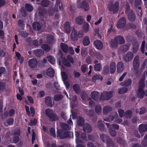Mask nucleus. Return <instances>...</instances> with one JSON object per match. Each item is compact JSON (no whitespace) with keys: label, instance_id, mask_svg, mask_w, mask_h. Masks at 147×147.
I'll return each instance as SVG.
<instances>
[{"label":"nucleus","instance_id":"nucleus-34","mask_svg":"<svg viewBox=\"0 0 147 147\" xmlns=\"http://www.w3.org/2000/svg\"><path fill=\"white\" fill-rule=\"evenodd\" d=\"M145 124H141L139 126V131L140 132H144L146 131Z\"/></svg>","mask_w":147,"mask_h":147},{"label":"nucleus","instance_id":"nucleus-12","mask_svg":"<svg viewBox=\"0 0 147 147\" xmlns=\"http://www.w3.org/2000/svg\"><path fill=\"white\" fill-rule=\"evenodd\" d=\"M117 71L118 72L122 71L124 69V66L123 63L121 61L118 62L117 65Z\"/></svg>","mask_w":147,"mask_h":147},{"label":"nucleus","instance_id":"nucleus-29","mask_svg":"<svg viewBox=\"0 0 147 147\" xmlns=\"http://www.w3.org/2000/svg\"><path fill=\"white\" fill-rule=\"evenodd\" d=\"M131 83V82L130 79H127L121 82V84L123 86H127L130 85Z\"/></svg>","mask_w":147,"mask_h":147},{"label":"nucleus","instance_id":"nucleus-22","mask_svg":"<svg viewBox=\"0 0 147 147\" xmlns=\"http://www.w3.org/2000/svg\"><path fill=\"white\" fill-rule=\"evenodd\" d=\"M92 79L93 81L95 82L98 81L102 80L103 78L100 75H96L94 76Z\"/></svg>","mask_w":147,"mask_h":147},{"label":"nucleus","instance_id":"nucleus-61","mask_svg":"<svg viewBox=\"0 0 147 147\" xmlns=\"http://www.w3.org/2000/svg\"><path fill=\"white\" fill-rule=\"evenodd\" d=\"M109 72V68L107 66H105L103 70V73L104 74L108 73Z\"/></svg>","mask_w":147,"mask_h":147},{"label":"nucleus","instance_id":"nucleus-7","mask_svg":"<svg viewBox=\"0 0 147 147\" xmlns=\"http://www.w3.org/2000/svg\"><path fill=\"white\" fill-rule=\"evenodd\" d=\"M133 66L135 70H137L139 66V57L137 56L134 58Z\"/></svg>","mask_w":147,"mask_h":147},{"label":"nucleus","instance_id":"nucleus-62","mask_svg":"<svg viewBox=\"0 0 147 147\" xmlns=\"http://www.w3.org/2000/svg\"><path fill=\"white\" fill-rule=\"evenodd\" d=\"M114 118V117L113 115H110L108 118H106L104 119V120L105 121H110L113 120Z\"/></svg>","mask_w":147,"mask_h":147},{"label":"nucleus","instance_id":"nucleus-51","mask_svg":"<svg viewBox=\"0 0 147 147\" xmlns=\"http://www.w3.org/2000/svg\"><path fill=\"white\" fill-rule=\"evenodd\" d=\"M49 4V1L47 0L43 1L41 3V5L44 7L47 6Z\"/></svg>","mask_w":147,"mask_h":147},{"label":"nucleus","instance_id":"nucleus-43","mask_svg":"<svg viewBox=\"0 0 147 147\" xmlns=\"http://www.w3.org/2000/svg\"><path fill=\"white\" fill-rule=\"evenodd\" d=\"M13 122V120L12 119H8L6 122L5 123V124L6 126L8 125H10L12 124Z\"/></svg>","mask_w":147,"mask_h":147},{"label":"nucleus","instance_id":"nucleus-4","mask_svg":"<svg viewBox=\"0 0 147 147\" xmlns=\"http://www.w3.org/2000/svg\"><path fill=\"white\" fill-rule=\"evenodd\" d=\"M108 6L110 10L113 11L114 12H116L117 11L118 9L119 3L118 1H116L113 5V1H111L109 3Z\"/></svg>","mask_w":147,"mask_h":147},{"label":"nucleus","instance_id":"nucleus-63","mask_svg":"<svg viewBox=\"0 0 147 147\" xmlns=\"http://www.w3.org/2000/svg\"><path fill=\"white\" fill-rule=\"evenodd\" d=\"M37 123V120L36 119H34L33 120H31L30 123L29 125L30 126L35 125Z\"/></svg>","mask_w":147,"mask_h":147},{"label":"nucleus","instance_id":"nucleus-37","mask_svg":"<svg viewBox=\"0 0 147 147\" xmlns=\"http://www.w3.org/2000/svg\"><path fill=\"white\" fill-rule=\"evenodd\" d=\"M100 138L103 142H107L109 140L108 138L106 135L104 134H102L100 135Z\"/></svg>","mask_w":147,"mask_h":147},{"label":"nucleus","instance_id":"nucleus-9","mask_svg":"<svg viewBox=\"0 0 147 147\" xmlns=\"http://www.w3.org/2000/svg\"><path fill=\"white\" fill-rule=\"evenodd\" d=\"M37 64V61L35 59H30L28 61V65L30 67L33 68L35 67Z\"/></svg>","mask_w":147,"mask_h":147},{"label":"nucleus","instance_id":"nucleus-18","mask_svg":"<svg viewBox=\"0 0 147 147\" xmlns=\"http://www.w3.org/2000/svg\"><path fill=\"white\" fill-rule=\"evenodd\" d=\"M77 33L75 30H73L71 34V38L72 40L75 41L78 39Z\"/></svg>","mask_w":147,"mask_h":147},{"label":"nucleus","instance_id":"nucleus-52","mask_svg":"<svg viewBox=\"0 0 147 147\" xmlns=\"http://www.w3.org/2000/svg\"><path fill=\"white\" fill-rule=\"evenodd\" d=\"M42 48L46 51H48L50 49V47L46 44L43 45L41 47Z\"/></svg>","mask_w":147,"mask_h":147},{"label":"nucleus","instance_id":"nucleus-3","mask_svg":"<svg viewBox=\"0 0 147 147\" xmlns=\"http://www.w3.org/2000/svg\"><path fill=\"white\" fill-rule=\"evenodd\" d=\"M77 7L79 8L83 7L84 11H88L90 9L89 5L87 2L83 1L82 3L79 0L77 2Z\"/></svg>","mask_w":147,"mask_h":147},{"label":"nucleus","instance_id":"nucleus-2","mask_svg":"<svg viewBox=\"0 0 147 147\" xmlns=\"http://www.w3.org/2000/svg\"><path fill=\"white\" fill-rule=\"evenodd\" d=\"M45 113L46 115L52 121H55L58 119V117L55 114L53 110L48 109L46 110Z\"/></svg>","mask_w":147,"mask_h":147},{"label":"nucleus","instance_id":"nucleus-45","mask_svg":"<svg viewBox=\"0 0 147 147\" xmlns=\"http://www.w3.org/2000/svg\"><path fill=\"white\" fill-rule=\"evenodd\" d=\"M101 67L100 64L98 63L95 65L94 69L95 70L99 71L101 69Z\"/></svg>","mask_w":147,"mask_h":147},{"label":"nucleus","instance_id":"nucleus-13","mask_svg":"<svg viewBox=\"0 0 147 147\" xmlns=\"http://www.w3.org/2000/svg\"><path fill=\"white\" fill-rule=\"evenodd\" d=\"M46 74L48 76L52 77L54 75L55 72L53 68L50 67L47 69Z\"/></svg>","mask_w":147,"mask_h":147},{"label":"nucleus","instance_id":"nucleus-30","mask_svg":"<svg viewBox=\"0 0 147 147\" xmlns=\"http://www.w3.org/2000/svg\"><path fill=\"white\" fill-rule=\"evenodd\" d=\"M146 110L145 108L143 107L139 109H137L136 110V113L139 114H143L146 112Z\"/></svg>","mask_w":147,"mask_h":147},{"label":"nucleus","instance_id":"nucleus-16","mask_svg":"<svg viewBox=\"0 0 147 147\" xmlns=\"http://www.w3.org/2000/svg\"><path fill=\"white\" fill-rule=\"evenodd\" d=\"M84 19L83 17L81 16H79L76 18L75 19L76 23L78 24L81 25L84 23Z\"/></svg>","mask_w":147,"mask_h":147},{"label":"nucleus","instance_id":"nucleus-5","mask_svg":"<svg viewBox=\"0 0 147 147\" xmlns=\"http://www.w3.org/2000/svg\"><path fill=\"white\" fill-rule=\"evenodd\" d=\"M114 94V93L113 91H111L108 92L106 91L104 92L101 94L100 100H108L111 98Z\"/></svg>","mask_w":147,"mask_h":147},{"label":"nucleus","instance_id":"nucleus-55","mask_svg":"<svg viewBox=\"0 0 147 147\" xmlns=\"http://www.w3.org/2000/svg\"><path fill=\"white\" fill-rule=\"evenodd\" d=\"M76 142L77 144H78L81 143V141L79 139V134L78 132H76Z\"/></svg>","mask_w":147,"mask_h":147},{"label":"nucleus","instance_id":"nucleus-64","mask_svg":"<svg viewBox=\"0 0 147 147\" xmlns=\"http://www.w3.org/2000/svg\"><path fill=\"white\" fill-rule=\"evenodd\" d=\"M142 144L144 146L147 145V134L144 137V140L142 142Z\"/></svg>","mask_w":147,"mask_h":147},{"label":"nucleus","instance_id":"nucleus-21","mask_svg":"<svg viewBox=\"0 0 147 147\" xmlns=\"http://www.w3.org/2000/svg\"><path fill=\"white\" fill-rule=\"evenodd\" d=\"M115 40L117 42V43L119 44H122L124 43L125 40L124 38L121 36H118L115 38Z\"/></svg>","mask_w":147,"mask_h":147},{"label":"nucleus","instance_id":"nucleus-17","mask_svg":"<svg viewBox=\"0 0 147 147\" xmlns=\"http://www.w3.org/2000/svg\"><path fill=\"white\" fill-rule=\"evenodd\" d=\"M46 103L49 107H52L54 105V102H52V98L49 96L45 98Z\"/></svg>","mask_w":147,"mask_h":147},{"label":"nucleus","instance_id":"nucleus-1","mask_svg":"<svg viewBox=\"0 0 147 147\" xmlns=\"http://www.w3.org/2000/svg\"><path fill=\"white\" fill-rule=\"evenodd\" d=\"M145 79L144 77L141 78L139 81V89L137 92L138 96L140 98H142L144 95V92L143 90L144 87V82Z\"/></svg>","mask_w":147,"mask_h":147},{"label":"nucleus","instance_id":"nucleus-14","mask_svg":"<svg viewBox=\"0 0 147 147\" xmlns=\"http://www.w3.org/2000/svg\"><path fill=\"white\" fill-rule=\"evenodd\" d=\"M112 110V108L108 106H105L103 108V112L104 115H107L110 113Z\"/></svg>","mask_w":147,"mask_h":147},{"label":"nucleus","instance_id":"nucleus-41","mask_svg":"<svg viewBox=\"0 0 147 147\" xmlns=\"http://www.w3.org/2000/svg\"><path fill=\"white\" fill-rule=\"evenodd\" d=\"M132 112L131 110L127 111L125 114V116L127 118H130L132 116Z\"/></svg>","mask_w":147,"mask_h":147},{"label":"nucleus","instance_id":"nucleus-50","mask_svg":"<svg viewBox=\"0 0 147 147\" xmlns=\"http://www.w3.org/2000/svg\"><path fill=\"white\" fill-rule=\"evenodd\" d=\"M5 83L4 82H0V91L5 89Z\"/></svg>","mask_w":147,"mask_h":147},{"label":"nucleus","instance_id":"nucleus-11","mask_svg":"<svg viewBox=\"0 0 147 147\" xmlns=\"http://www.w3.org/2000/svg\"><path fill=\"white\" fill-rule=\"evenodd\" d=\"M94 44L96 47L98 49H101L103 47V45L102 42L99 40H96L94 42Z\"/></svg>","mask_w":147,"mask_h":147},{"label":"nucleus","instance_id":"nucleus-25","mask_svg":"<svg viewBox=\"0 0 147 147\" xmlns=\"http://www.w3.org/2000/svg\"><path fill=\"white\" fill-rule=\"evenodd\" d=\"M64 27L66 33H69L70 31V28L69 23L68 22H67L65 23Z\"/></svg>","mask_w":147,"mask_h":147},{"label":"nucleus","instance_id":"nucleus-54","mask_svg":"<svg viewBox=\"0 0 147 147\" xmlns=\"http://www.w3.org/2000/svg\"><path fill=\"white\" fill-rule=\"evenodd\" d=\"M118 112L120 117H122L125 115L124 111L123 109H119L118 110Z\"/></svg>","mask_w":147,"mask_h":147},{"label":"nucleus","instance_id":"nucleus-48","mask_svg":"<svg viewBox=\"0 0 147 147\" xmlns=\"http://www.w3.org/2000/svg\"><path fill=\"white\" fill-rule=\"evenodd\" d=\"M84 35V31L82 30H79L77 33L78 37L81 38Z\"/></svg>","mask_w":147,"mask_h":147},{"label":"nucleus","instance_id":"nucleus-28","mask_svg":"<svg viewBox=\"0 0 147 147\" xmlns=\"http://www.w3.org/2000/svg\"><path fill=\"white\" fill-rule=\"evenodd\" d=\"M61 47L62 51L65 53H67L68 50V47L67 45L65 43H61Z\"/></svg>","mask_w":147,"mask_h":147},{"label":"nucleus","instance_id":"nucleus-38","mask_svg":"<svg viewBox=\"0 0 147 147\" xmlns=\"http://www.w3.org/2000/svg\"><path fill=\"white\" fill-rule=\"evenodd\" d=\"M25 7L26 9L28 11H32L33 9V7L30 4L28 3L26 4Z\"/></svg>","mask_w":147,"mask_h":147},{"label":"nucleus","instance_id":"nucleus-15","mask_svg":"<svg viewBox=\"0 0 147 147\" xmlns=\"http://www.w3.org/2000/svg\"><path fill=\"white\" fill-rule=\"evenodd\" d=\"M84 131L86 132H90L91 131V127L90 125L88 123L85 124L83 126Z\"/></svg>","mask_w":147,"mask_h":147},{"label":"nucleus","instance_id":"nucleus-39","mask_svg":"<svg viewBox=\"0 0 147 147\" xmlns=\"http://www.w3.org/2000/svg\"><path fill=\"white\" fill-rule=\"evenodd\" d=\"M48 61L53 64L55 63V59L51 56H49L47 57Z\"/></svg>","mask_w":147,"mask_h":147},{"label":"nucleus","instance_id":"nucleus-40","mask_svg":"<svg viewBox=\"0 0 147 147\" xmlns=\"http://www.w3.org/2000/svg\"><path fill=\"white\" fill-rule=\"evenodd\" d=\"M48 41L49 43H52L55 42L53 37L52 36H49L47 38Z\"/></svg>","mask_w":147,"mask_h":147},{"label":"nucleus","instance_id":"nucleus-46","mask_svg":"<svg viewBox=\"0 0 147 147\" xmlns=\"http://www.w3.org/2000/svg\"><path fill=\"white\" fill-rule=\"evenodd\" d=\"M107 143V147H113L114 144L113 142L110 140H109Z\"/></svg>","mask_w":147,"mask_h":147},{"label":"nucleus","instance_id":"nucleus-47","mask_svg":"<svg viewBox=\"0 0 147 147\" xmlns=\"http://www.w3.org/2000/svg\"><path fill=\"white\" fill-rule=\"evenodd\" d=\"M16 55L18 59L20 60V62L22 63L24 59L23 57L21 56L20 54L18 52H16Z\"/></svg>","mask_w":147,"mask_h":147},{"label":"nucleus","instance_id":"nucleus-32","mask_svg":"<svg viewBox=\"0 0 147 147\" xmlns=\"http://www.w3.org/2000/svg\"><path fill=\"white\" fill-rule=\"evenodd\" d=\"M138 49V42H136L133 45V51L134 53H136Z\"/></svg>","mask_w":147,"mask_h":147},{"label":"nucleus","instance_id":"nucleus-26","mask_svg":"<svg viewBox=\"0 0 147 147\" xmlns=\"http://www.w3.org/2000/svg\"><path fill=\"white\" fill-rule=\"evenodd\" d=\"M33 27L34 30H38L41 29V26L38 23L35 22L33 24Z\"/></svg>","mask_w":147,"mask_h":147},{"label":"nucleus","instance_id":"nucleus-8","mask_svg":"<svg viewBox=\"0 0 147 147\" xmlns=\"http://www.w3.org/2000/svg\"><path fill=\"white\" fill-rule=\"evenodd\" d=\"M63 9L62 3L59 0H57L55 6L54 10L55 11L61 10Z\"/></svg>","mask_w":147,"mask_h":147},{"label":"nucleus","instance_id":"nucleus-59","mask_svg":"<svg viewBox=\"0 0 147 147\" xmlns=\"http://www.w3.org/2000/svg\"><path fill=\"white\" fill-rule=\"evenodd\" d=\"M94 55L98 59H101L103 57L102 55L99 53L96 52L95 54Z\"/></svg>","mask_w":147,"mask_h":147},{"label":"nucleus","instance_id":"nucleus-24","mask_svg":"<svg viewBox=\"0 0 147 147\" xmlns=\"http://www.w3.org/2000/svg\"><path fill=\"white\" fill-rule=\"evenodd\" d=\"M82 42L83 45L85 46H86L89 45L90 43L89 37L87 36H85Z\"/></svg>","mask_w":147,"mask_h":147},{"label":"nucleus","instance_id":"nucleus-49","mask_svg":"<svg viewBox=\"0 0 147 147\" xmlns=\"http://www.w3.org/2000/svg\"><path fill=\"white\" fill-rule=\"evenodd\" d=\"M42 43V40H40L39 41L35 40L33 41V44L35 46H38L40 45Z\"/></svg>","mask_w":147,"mask_h":147},{"label":"nucleus","instance_id":"nucleus-35","mask_svg":"<svg viewBox=\"0 0 147 147\" xmlns=\"http://www.w3.org/2000/svg\"><path fill=\"white\" fill-rule=\"evenodd\" d=\"M117 43L115 40V38L114 40H111L110 42V46L111 47L114 48L116 47L117 45Z\"/></svg>","mask_w":147,"mask_h":147},{"label":"nucleus","instance_id":"nucleus-44","mask_svg":"<svg viewBox=\"0 0 147 147\" xmlns=\"http://www.w3.org/2000/svg\"><path fill=\"white\" fill-rule=\"evenodd\" d=\"M73 88L74 91L77 93H78L79 92V86L78 84H75L73 86Z\"/></svg>","mask_w":147,"mask_h":147},{"label":"nucleus","instance_id":"nucleus-56","mask_svg":"<svg viewBox=\"0 0 147 147\" xmlns=\"http://www.w3.org/2000/svg\"><path fill=\"white\" fill-rule=\"evenodd\" d=\"M63 64L69 67L71 66V63L68 62V61H67L66 59H63Z\"/></svg>","mask_w":147,"mask_h":147},{"label":"nucleus","instance_id":"nucleus-60","mask_svg":"<svg viewBox=\"0 0 147 147\" xmlns=\"http://www.w3.org/2000/svg\"><path fill=\"white\" fill-rule=\"evenodd\" d=\"M84 123V119L82 118H80L78 120L77 123L79 126H82L83 125Z\"/></svg>","mask_w":147,"mask_h":147},{"label":"nucleus","instance_id":"nucleus-20","mask_svg":"<svg viewBox=\"0 0 147 147\" xmlns=\"http://www.w3.org/2000/svg\"><path fill=\"white\" fill-rule=\"evenodd\" d=\"M91 95L93 99L96 101H97L98 98L99 94L98 92L95 91L91 93Z\"/></svg>","mask_w":147,"mask_h":147},{"label":"nucleus","instance_id":"nucleus-33","mask_svg":"<svg viewBox=\"0 0 147 147\" xmlns=\"http://www.w3.org/2000/svg\"><path fill=\"white\" fill-rule=\"evenodd\" d=\"M95 110L96 113L98 114L101 113L102 111V108L100 105H96L95 107Z\"/></svg>","mask_w":147,"mask_h":147},{"label":"nucleus","instance_id":"nucleus-27","mask_svg":"<svg viewBox=\"0 0 147 147\" xmlns=\"http://www.w3.org/2000/svg\"><path fill=\"white\" fill-rule=\"evenodd\" d=\"M110 72L111 73H114L115 71V63L113 62H111L110 64Z\"/></svg>","mask_w":147,"mask_h":147},{"label":"nucleus","instance_id":"nucleus-19","mask_svg":"<svg viewBox=\"0 0 147 147\" xmlns=\"http://www.w3.org/2000/svg\"><path fill=\"white\" fill-rule=\"evenodd\" d=\"M128 18L130 21H134L136 18L135 14L132 11H130L128 14Z\"/></svg>","mask_w":147,"mask_h":147},{"label":"nucleus","instance_id":"nucleus-53","mask_svg":"<svg viewBox=\"0 0 147 147\" xmlns=\"http://www.w3.org/2000/svg\"><path fill=\"white\" fill-rule=\"evenodd\" d=\"M129 47V46L128 45H124L122 46L121 47V49L123 51H127Z\"/></svg>","mask_w":147,"mask_h":147},{"label":"nucleus","instance_id":"nucleus-58","mask_svg":"<svg viewBox=\"0 0 147 147\" xmlns=\"http://www.w3.org/2000/svg\"><path fill=\"white\" fill-rule=\"evenodd\" d=\"M63 97L62 95H57L54 97V99L55 100H59L61 99Z\"/></svg>","mask_w":147,"mask_h":147},{"label":"nucleus","instance_id":"nucleus-6","mask_svg":"<svg viewBox=\"0 0 147 147\" xmlns=\"http://www.w3.org/2000/svg\"><path fill=\"white\" fill-rule=\"evenodd\" d=\"M126 20L124 18H121L118 22L117 26L118 28H121L124 27L125 25Z\"/></svg>","mask_w":147,"mask_h":147},{"label":"nucleus","instance_id":"nucleus-10","mask_svg":"<svg viewBox=\"0 0 147 147\" xmlns=\"http://www.w3.org/2000/svg\"><path fill=\"white\" fill-rule=\"evenodd\" d=\"M133 57V54L131 52L127 53L124 56V59L126 62H128L131 60Z\"/></svg>","mask_w":147,"mask_h":147},{"label":"nucleus","instance_id":"nucleus-23","mask_svg":"<svg viewBox=\"0 0 147 147\" xmlns=\"http://www.w3.org/2000/svg\"><path fill=\"white\" fill-rule=\"evenodd\" d=\"M82 28L85 32H87L88 31L89 29V24L86 22H84L82 26Z\"/></svg>","mask_w":147,"mask_h":147},{"label":"nucleus","instance_id":"nucleus-42","mask_svg":"<svg viewBox=\"0 0 147 147\" xmlns=\"http://www.w3.org/2000/svg\"><path fill=\"white\" fill-rule=\"evenodd\" d=\"M98 129L100 130H102L103 129L104 127L101 121L100 120L98 121Z\"/></svg>","mask_w":147,"mask_h":147},{"label":"nucleus","instance_id":"nucleus-31","mask_svg":"<svg viewBox=\"0 0 147 147\" xmlns=\"http://www.w3.org/2000/svg\"><path fill=\"white\" fill-rule=\"evenodd\" d=\"M34 53L36 56L39 57L43 54L42 51L41 50L37 49L34 51Z\"/></svg>","mask_w":147,"mask_h":147},{"label":"nucleus","instance_id":"nucleus-36","mask_svg":"<svg viewBox=\"0 0 147 147\" xmlns=\"http://www.w3.org/2000/svg\"><path fill=\"white\" fill-rule=\"evenodd\" d=\"M61 126L63 129L66 130H70L71 127L68 125L64 123H61Z\"/></svg>","mask_w":147,"mask_h":147},{"label":"nucleus","instance_id":"nucleus-57","mask_svg":"<svg viewBox=\"0 0 147 147\" xmlns=\"http://www.w3.org/2000/svg\"><path fill=\"white\" fill-rule=\"evenodd\" d=\"M127 91V88H123L119 90V94H121L126 92Z\"/></svg>","mask_w":147,"mask_h":147}]
</instances>
